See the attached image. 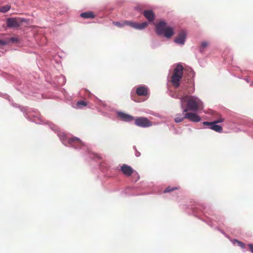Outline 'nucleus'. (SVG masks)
Segmentation results:
<instances>
[{
  "label": "nucleus",
  "mask_w": 253,
  "mask_h": 253,
  "mask_svg": "<svg viewBox=\"0 0 253 253\" xmlns=\"http://www.w3.org/2000/svg\"><path fill=\"white\" fill-rule=\"evenodd\" d=\"M180 102L183 113L189 111H196L203 107L202 101L195 96L184 95L181 97Z\"/></svg>",
  "instance_id": "nucleus-1"
},
{
  "label": "nucleus",
  "mask_w": 253,
  "mask_h": 253,
  "mask_svg": "<svg viewBox=\"0 0 253 253\" xmlns=\"http://www.w3.org/2000/svg\"><path fill=\"white\" fill-rule=\"evenodd\" d=\"M156 33L159 35H164L167 38H170L173 36L174 30L171 27H167L166 22L161 21L156 25Z\"/></svg>",
  "instance_id": "nucleus-2"
},
{
  "label": "nucleus",
  "mask_w": 253,
  "mask_h": 253,
  "mask_svg": "<svg viewBox=\"0 0 253 253\" xmlns=\"http://www.w3.org/2000/svg\"><path fill=\"white\" fill-rule=\"evenodd\" d=\"M183 75V67L182 65L178 64L173 70V73L171 77L170 82L173 86L177 88L180 86V81Z\"/></svg>",
  "instance_id": "nucleus-3"
},
{
  "label": "nucleus",
  "mask_w": 253,
  "mask_h": 253,
  "mask_svg": "<svg viewBox=\"0 0 253 253\" xmlns=\"http://www.w3.org/2000/svg\"><path fill=\"white\" fill-rule=\"evenodd\" d=\"M135 124L141 127H147L152 125L151 122L145 117L136 118L135 119Z\"/></svg>",
  "instance_id": "nucleus-4"
},
{
  "label": "nucleus",
  "mask_w": 253,
  "mask_h": 253,
  "mask_svg": "<svg viewBox=\"0 0 253 253\" xmlns=\"http://www.w3.org/2000/svg\"><path fill=\"white\" fill-rule=\"evenodd\" d=\"M125 25L129 26L136 29L142 30L145 28L147 26L148 24L147 22H143L142 23H138L136 22H133L130 21H125Z\"/></svg>",
  "instance_id": "nucleus-5"
},
{
  "label": "nucleus",
  "mask_w": 253,
  "mask_h": 253,
  "mask_svg": "<svg viewBox=\"0 0 253 253\" xmlns=\"http://www.w3.org/2000/svg\"><path fill=\"white\" fill-rule=\"evenodd\" d=\"M203 124L205 126H209L211 129L216 132H222V127L220 126L217 125L216 123H214V122H204Z\"/></svg>",
  "instance_id": "nucleus-6"
},
{
  "label": "nucleus",
  "mask_w": 253,
  "mask_h": 253,
  "mask_svg": "<svg viewBox=\"0 0 253 253\" xmlns=\"http://www.w3.org/2000/svg\"><path fill=\"white\" fill-rule=\"evenodd\" d=\"M185 118L193 122H199L201 121V118L199 115L191 112L186 113Z\"/></svg>",
  "instance_id": "nucleus-7"
},
{
  "label": "nucleus",
  "mask_w": 253,
  "mask_h": 253,
  "mask_svg": "<svg viewBox=\"0 0 253 253\" xmlns=\"http://www.w3.org/2000/svg\"><path fill=\"white\" fill-rule=\"evenodd\" d=\"M68 142L70 145L76 148H80L83 145V142L78 138L72 137L69 139Z\"/></svg>",
  "instance_id": "nucleus-8"
},
{
  "label": "nucleus",
  "mask_w": 253,
  "mask_h": 253,
  "mask_svg": "<svg viewBox=\"0 0 253 253\" xmlns=\"http://www.w3.org/2000/svg\"><path fill=\"white\" fill-rule=\"evenodd\" d=\"M121 170L124 174L127 176H131L133 173V169L132 168L126 164H124L121 167Z\"/></svg>",
  "instance_id": "nucleus-9"
},
{
  "label": "nucleus",
  "mask_w": 253,
  "mask_h": 253,
  "mask_svg": "<svg viewBox=\"0 0 253 253\" xmlns=\"http://www.w3.org/2000/svg\"><path fill=\"white\" fill-rule=\"evenodd\" d=\"M186 39V33L184 31L181 32L177 37L175 39L174 42L179 44H184Z\"/></svg>",
  "instance_id": "nucleus-10"
},
{
  "label": "nucleus",
  "mask_w": 253,
  "mask_h": 253,
  "mask_svg": "<svg viewBox=\"0 0 253 253\" xmlns=\"http://www.w3.org/2000/svg\"><path fill=\"white\" fill-rule=\"evenodd\" d=\"M7 26L8 27H18L20 23L16 18H9L7 19Z\"/></svg>",
  "instance_id": "nucleus-11"
},
{
  "label": "nucleus",
  "mask_w": 253,
  "mask_h": 253,
  "mask_svg": "<svg viewBox=\"0 0 253 253\" xmlns=\"http://www.w3.org/2000/svg\"><path fill=\"white\" fill-rule=\"evenodd\" d=\"M118 116L122 120L126 122H130L134 120L133 117L123 112H118Z\"/></svg>",
  "instance_id": "nucleus-12"
},
{
  "label": "nucleus",
  "mask_w": 253,
  "mask_h": 253,
  "mask_svg": "<svg viewBox=\"0 0 253 253\" xmlns=\"http://www.w3.org/2000/svg\"><path fill=\"white\" fill-rule=\"evenodd\" d=\"M143 15L149 22H152L154 20L155 14L152 10H145Z\"/></svg>",
  "instance_id": "nucleus-13"
},
{
  "label": "nucleus",
  "mask_w": 253,
  "mask_h": 253,
  "mask_svg": "<svg viewBox=\"0 0 253 253\" xmlns=\"http://www.w3.org/2000/svg\"><path fill=\"white\" fill-rule=\"evenodd\" d=\"M189 82V85H186L184 89L188 93H191L195 90L194 83L192 79H191Z\"/></svg>",
  "instance_id": "nucleus-14"
},
{
  "label": "nucleus",
  "mask_w": 253,
  "mask_h": 253,
  "mask_svg": "<svg viewBox=\"0 0 253 253\" xmlns=\"http://www.w3.org/2000/svg\"><path fill=\"white\" fill-rule=\"evenodd\" d=\"M136 93L139 96H146L148 93V90L146 87L141 86L136 89Z\"/></svg>",
  "instance_id": "nucleus-15"
},
{
  "label": "nucleus",
  "mask_w": 253,
  "mask_h": 253,
  "mask_svg": "<svg viewBox=\"0 0 253 253\" xmlns=\"http://www.w3.org/2000/svg\"><path fill=\"white\" fill-rule=\"evenodd\" d=\"M81 16L84 18H92L95 17L92 12H86L81 13Z\"/></svg>",
  "instance_id": "nucleus-16"
},
{
  "label": "nucleus",
  "mask_w": 253,
  "mask_h": 253,
  "mask_svg": "<svg viewBox=\"0 0 253 253\" xmlns=\"http://www.w3.org/2000/svg\"><path fill=\"white\" fill-rule=\"evenodd\" d=\"M186 119L185 118V115L184 116H182V114H177L176 115V117L174 119V121L176 123H180L183 121L184 119Z\"/></svg>",
  "instance_id": "nucleus-17"
},
{
  "label": "nucleus",
  "mask_w": 253,
  "mask_h": 253,
  "mask_svg": "<svg viewBox=\"0 0 253 253\" xmlns=\"http://www.w3.org/2000/svg\"><path fill=\"white\" fill-rule=\"evenodd\" d=\"M208 45H209V43L207 42H206V41L203 42L201 43V46L200 47V51L201 52H203L204 51L205 48H206L207 47H208Z\"/></svg>",
  "instance_id": "nucleus-18"
},
{
  "label": "nucleus",
  "mask_w": 253,
  "mask_h": 253,
  "mask_svg": "<svg viewBox=\"0 0 253 253\" xmlns=\"http://www.w3.org/2000/svg\"><path fill=\"white\" fill-rule=\"evenodd\" d=\"M132 180L134 182H136L139 179V176L137 172L133 170V173L132 174Z\"/></svg>",
  "instance_id": "nucleus-19"
},
{
  "label": "nucleus",
  "mask_w": 253,
  "mask_h": 253,
  "mask_svg": "<svg viewBox=\"0 0 253 253\" xmlns=\"http://www.w3.org/2000/svg\"><path fill=\"white\" fill-rule=\"evenodd\" d=\"M10 8V6L8 5L4 6H0V12L5 13L8 11Z\"/></svg>",
  "instance_id": "nucleus-20"
},
{
  "label": "nucleus",
  "mask_w": 253,
  "mask_h": 253,
  "mask_svg": "<svg viewBox=\"0 0 253 253\" xmlns=\"http://www.w3.org/2000/svg\"><path fill=\"white\" fill-rule=\"evenodd\" d=\"M87 105V103L84 100H80L77 103V105L79 108H81L82 106H86Z\"/></svg>",
  "instance_id": "nucleus-21"
},
{
  "label": "nucleus",
  "mask_w": 253,
  "mask_h": 253,
  "mask_svg": "<svg viewBox=\"0 0 253 253\" xmlns=\"http://www.w3.org/2000/svg\"><path fill=\"white\" fill-rule=\"evenodd\" d=\"M113 24L114 25H115L118 27H120V28L122 27L125 25V21H124L122 23H121L120 22H113Z\"/></svg>",
  "instance_id": "nucleus-22"
},
{
  "label": "nucleus",
  "mask_w": 253,
  "mask_h": 253,
  "mask_svg": "<svg viewBox=\"0 0 253 253\" xmlns=\"http://www.w3.org/2000/svg\"><path fill=\"white\" fill-rule=\"evenodd\" d=\"M177 189V188L176 187H171L170 186L167 187L164 191V193H168L171 192L174 190Z\"/></svg>",
  "instance_id": "nucleus-23"
},
{
  "label": "nucleus",
  "mask_w": 253,
  "mask_h": 253,
  "mask_svg": "<svg viewBox=\"0 0 253 253\" xmlns=\"http://www.w3.org/2000/svg\"><path fill=\"white\" fill-rule=\"evenodd\" d=\"M9 44V41H8V39L6 38L5 40H0V45H5Z\"/></svg>",
  "instance_id": "nucleus-24"
},
{
  "label": "nucleus",
  "mask_w": 253,
  "mask_h": 253,
  "mask_svg": "<svg viewBox=\"0 0 253 253\" xmlns=\"http://www.w3.org/2000/svg\"><path fill=\"white\" fill-rule=\"evenodd\" d=\"M7 39H8V41H9V43L10 42H17L18 41L17 39H16L15 38H7Z\"/></svg>",
  "instance_id": "nucleus-25"
},
{
  "label": "nucleus",
  "mask_w": 253,
  "mask_h": 253,
  "mask_svg": "<svg viewBox=\"0 0 253 253\" xmlns=\"http://www.w3.org/2000/svg\"><path fill=\"white\" fill-rule=\"evenodd\" d=\"M224 121V119L223 118H219L218 119L214 121V123H216V124H218V123H222Z\"/></svg>",
  "instance_id": "nucleus-26"
},
{
  "label": "nucleus",
  "mask_w": 253,
  "mask_h": 253,
  "mask_svg": "<svg viewBox=\"0 0 253 253\" xmlns=\"http://www.w3.org/2000/svg\"><path fill=\"white\" fill-rule=\"evenodd\" d=\"M248 247H249V250H250V251L252 253H253V244H248Z\"/></svg>",
  "instance_id": "nucleus-27"
},
{
  "label": "nucleus",
  "mask_w": 253,
  "mask_h": 253,
  "mask_svg": "<svg viewBox=\"0 0 253 253\" xmlns=\"http://www.w3.org/2000/svg\"><path fill=\"white\" fill-rule=\"evenodd\" d=\"M238 245L241 247L242 248H244L245 247V244L244 243L240 242V241H237Z\"/></svg>",
  "instance_id": "nucleus-28"
}]
</instances>
